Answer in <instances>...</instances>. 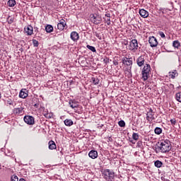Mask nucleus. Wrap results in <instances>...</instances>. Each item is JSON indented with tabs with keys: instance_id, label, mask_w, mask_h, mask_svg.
I'll list each match as a JSON object with an SVG mask.
<instances>
[{
	"instance_id": "f257e3e1",
	"label": "nucleus",
	"mask_w": 181,
	"mask_h": 181,
	"mask_svg": "<svg viewBox=\"0 0 181 181\" xmlns=\"http://www.w3.org/2000/svg\"><path fill=\"white\" fill-rule=\"evenodd\" d=\"M160 152L163 153H166L172 149V147H170V141H163L161 142L160 144V146H158Z\"/></svg>"
},
{
	"instance_id": "f03ea898",
	"label": "nucleus",
	"mask_w": 181,
	"mask_h": 181,
	"mask_svg": "<svg viewBox=\"0 0 181 181\" xmlns=\"http://www.w3.org/2000/svg\"><path fill=\"white\" fill-rule=\"evenodd\" d=\"M122 64H124V66H127L129 67V74H130V77H132V74L131 73V69H132V64H133V61H132V57H124L122 58Z\"/></svg>"
},
{
	"instance_id": "7ed1b4c3",
	"label": "nucleus",
	"mask_w": 181,
	"mask_h": 181,
	"mask_svg": "<svg viewBox=\"0 0 181 181\" xmlns=\"http://www.w3.org/2000/svg\"><path fill=\"white\" fill-rule=\"evenodd\" d=\"M149 74H151V65H149V64H146V66H144L142 71V78L144 81H146V80H148Z\"/></svg>"
},
{
	"instance_id": "20e7f679",
	"label": "nucleus",
	"mask_w": 181,
	"mask_h": 181,
	"mask_svg": "<svg viewBox=\"0 0 181 181\" xmlns=\"http://www.w3.org/2000/svg\"><path fill=\"white\" fill-rule=\"evenodd\" d=\"M114 172L111 171L110 169H106L103 172V177L107 181L114 180Z\"/></svg>"
},
{
	"instance_id": "39448f33",
	"label": "nucleus",
	"mask_w": 181,
	"mask_h": 181,
	"mask_svg": "<svg viewBox=\"0 0 181 181\" xmlns=\"http://www.w3.org/2000/svg\"><path fill=\"white\" fill-rule=\"evenodd\" d=\"M90 18L91 22H93L94 25H100V23H101V21H103V19L101 18V16H100L99 15H97L96 13L90 14Z\"/></svg>"
},
{
	"instance_id": "423d86ee",
	"label": "nucleus",
	"mask_w": 181,
	"mask_h": 181,
	"mask_svg": "<svg viewBox=\"0 0 181 181\" xmlns=\"http://www.w3.org/2000/svg\"><path fill=\"white\" fill-rule=\"evenodd\" d=\"M129 50H132L133 52H135V50H138V40H132L129 43Z\"/></svg>"
},
{
	"instance_id": "0eeeda50",
	"label": "nucleus",
	"mask_w": 181,
	"mask_h": 181,
	"mask_svg": "<svg viewBox=\"0 0 181 181\" xmlns=\"http://www.w3.org/2000/svg\"><path fill=\"white\" fill-rule=\"evenodd\" d=\"M24 122L28 125H34L35 124V117L33 116L26 115L24 117Z\"/></svg>"
},
{
	"instance_id": "6e6552de",
	"label": "nucleus",
	"mask_w": 181,
	"mask_h": 181,
	"mask_svg": "<svg viewBox=\"0 0 181 181\" xmlns=\"http://www.w3.org/2000/svg\"><path fill=\"white\" fill-rule=\"evenodd\" d=\"M148 43L150 44L151 47H156L158 46V40L153 36L148 38Z\"/></svg>"
},
{
	"instance_id": "1a4fd4ad",
	"label": "nucleus",
	"mask_w": 181,
	"mask_h": 181,
	"mask_svg": "<svg viewBox=\"0 0 181 181\" xmlns=\"http://www.w3.org/2000/svg\"><path fill=\"white\" fill-rule=\"evenodd\" d=\"M69 105L71 108L75 110V112H77V110H76V108H78V102L76 101V100H70L69 102Z\"/></svg>"
},
{
	"instance_id": "9d476101",
	"label": "nucleus",
	"mask_w": 181,
	"mask_h": 181,
	"mask_svg": "<svg viewBox=\"0 0 181 181\" xmlns=\"http://www.w3.org/2000/svg\"><path fill=\"white\" fill-rule=\"evenodd\" d=\"M155 113L153 112L152 110L151 109L146 114V119L149 121V122H152L153 119H155Z\"/></svg>"
},
{
	"instance_id": "9b49d317",
	"label": "nucleus",
	"mask_w": 181,
	"mask_h": 181,
	"mask_svg": "<svg viewBox=\"0 0 181 181\" xmlns=\"http://www.w3.org/2000/svg\"><path fill=\"white\" fill-rule=\"evenodd\" d=\"M136 64L139 67H142L144 64H145V58L144 56H140L137 59H136Z\"/></svg>"
},
{
	"instance_id": "f8f14e48",
	"label": "nucleus",
	"mask_w": 181,
	"mask_h": 181,
	"mask_svg": "<svg viewBox=\"0 0 181 181\" xmlns=\"http://www.w3.org/2000/svg\"><path fill=\"white\" fill-rule=\"evenodd\" d=\"M89 158H91V159H97L98 158V152L95 150H92L88 153Z\"/></svg>"
},
{
	"instance_id": "ddd939ff",
	"label": "nucleus",
	"mask_w": 181,
	"mask_h": 181,
	"mask_svg": "<svg viewBox=\"0 0 181 181\" xmlns=\"http://www.w3.org/2000/svg\"><path fill=\"white\" fill-rule=\"evenodd\" d=\"M57 28L59 30H64V28H66V21L62 19L59 23L57 24Z\"/></svg>"
},
{
	"instance_id": "4468645a",
	"label": "nucleus",
	"mask_w": 181,
	"mask_h": 181,
	"mask_svg": "<svg viewBox=\"0 0 181 181\" xmlns=\"http://www.w3.org/2000/svg\"><path fill=\"white\" fill-rule=\"evenodd\" d=\"M13 112L15 115H23V107H21L15 108L13 109Z\"/></svg>"
},
{
	"instance_id": "2eb2a0df",
	"label": "nucleus",
	"mask_w": 181,
	"mask_h": 181,
	"mask_svg": "<svg viewBox=\"0 0 181 181\" xmlns=\"http://www.w3.org/2000/svg\"><path fill=\"white\" fill-rule=\"evenodd\" d=\"M24 30L28 36L33 35V27H32V25H28L27 28H25Z\"/></svg>"
},
{
	"instance_id": "dca6fc26",
	"label": "nucleus",
	"mask_w": 181,
	"mask_h": 181,
	"mask_svg": "<svg viewBox=\"0 0 181 181\" xmlns=\"http://www.w3.org/2000/svg\"><path fill=\"white\" fill-rule=\"evenodd\" d=\"M79 37H80L78 35V33H77V32L74 31V32L71 33V39L74 42H77V40H78Z\"/></svg>"
},
{
	"instance_id": "f3484780",
	"label": "nucleus",
	"mask_w": 181,
	"mask_h": 181,
	"mask_svg": "<svg viewBox=\"0 0 181 181\" xmlns=\"http://www.w3.org/2000/svg\"><path fill=\"white\" fill-rule=\"evenodd\" d=\"M28 90L21 89L19 93L20 98H26V97H28Z\"/></svg>"
},
{
	"instance_id": "a211bd4d",
	"label": "nucleus",
	"mask_w": 181,
	"mask_h": 181,
	"mask_svg": "<svg viewBox=\"0 0 181 181\" xmlns=\"http://www.w3.org/2000/svg\"><path fill=\"white\" fill-rule=\"evenodd\" d=\"M139 15L141 18H148V16H149V13L145 9H141L139 11Z\"/></svg>"
},
{
	"instance_id": "6ab92c4d",
	"label": "nucleus",
	"mask_w": 181,
	"mask_h": 181,
	"mask_svg": "<svg viewBox=\"0 0 181 181\" xmlns=\"http://www.w3.org/2000/svg\"><path fill=\"white\" fill-rule=\"evenodd\" d=\"M169 76L170 78L175 79L176 78V77H177V76H179V74L177 73V71L174 70L173 71L169 72Z\"/></svg>"
},
{
	"instance_id": "aec40b11",
	"label": "nucleus",
	"mask_w": 181,
	"mask_h": 181,
	"mask_svg": "<svg viewBox=\"0 0 181 181\" xmlns=\"http://www.w3.org/2000/svg\"><path fill=\"white\" fill-rule=\"evenodd\" d=\"M48 145L49 149H50L51 151H53V149H56V143H54V141H49Z\"/></svg>"
},
{
	"instance_id": "412c9836",
	"label": "nucleus",
	"mask_w": 181,
	"mask_h": 181,
	"mask_svg": "<svg viewBox=\"0 0 181 181\" xmlns=\"http://www.w3.org/2000/svg\"><path fill=\"white\" fill-rule=\"evenodd\" d=\"M64 122L66 127H71V125L74 124L73 120L71 119H66L64 121Z\"/></svg>"
},
{
	"instance_id": "4be33fe9",
	"label": "nucleus",
	"mask_w": 181,
	"mask_h": 181,
	"mask_svg": "<svg viewBox=\"0 0 181 181\" xmlns=\"http://www.w3.org/2000/svg\"><path fill=\"white\" fill-rule=\"evenodd\" d=\"M7 5L10 6V8H13L15 5H16V1L15 0H8L7 2Z\"/></svg>"
},
{
	"instance_id": "5701e85b",
	"label": "nucleus",
	"mask_w": 181,
	"mask_h": 181,
	"mask_svg": "<svg viewBox=\"0 0 181 181\" xmlns=\"http://www.w3.org/2000/svg\"><path fill=\"white\" fill-rule=\"evenodd\" d=\"M45 30L47 33H52L53 32V26L52 25H47L45 27Z\"/></svg>"
},
{
	"instance_id": "b1692460",
	"label": "nucleus",
	"mask_w": 181,
	"mask_h": 181,
	"mask_svg": "<svg viewBox=\"0 0 181 181\" xmlns=\"http://www.w3.org/2000/svg\"><path fill=\"white\" fill-rule=\"evenodd\" d=\"M173 47H175V49H179V47H180V42H179V40L173 41Z\"/></svg>"
},
{
	"instance_id": "393cba45",
	"label": "nucleus",
	"mask_w": 181,
	"mask_h": 181,
	"mask_svg": "<svg viewBox=\"0 0 181 181\" xmlns=\"http://www.w3.org/2000/svg\"><path fill=\"white\" fill-rule=\"evenodd\" d=\"M91 81L93 84H94V86H97V84L100 83V79H98V78L93 77L91 78Z\"/></svg>"
},
{
	"instance_id": "a878e982",
	"label": "nucleus",
	"mask_w": 181,
	"mask_h": 181,
	"mask_svg": "<svg viewBox=\"0 0 181 181\" xmlns=\"http://www.w3.org/2000/svg\"><path fill=\"white\" fill-rule=\"evenodd\" d=\"M154 165L156 168H162V165H163V163H162V161L158 160L154 163Z\"/></svg>"
},
{
	"instance_id": "bb28decb",
	"label": "nucleus",
	"mask_w": 181,
	"mask_h": 181,
	"mask_svg": "<svg viewBox=\"0 0 181 181\" xmlns=\"http://www.w3.org/2000/svg\"><path fill=\"white\" fill-rule=\"evenodd\" d=\"M86 47H87V49L90 50V52H93V53H95V52H97V50L95 49V47H93L90 45H86Z\"/></svg>"
},
{
	"instance_id": "cd10ccee",
	"label": "nucleus",
	"mask_w": 181,
	"mask_h": 181,
	"mask_svg": "<svg viewBox=\"0 0 181 181\" xmlns=\"http://www.w3.org/2000/svg\"><path fill=\"white\" fill-rule=\"evenodd\" d=\"M154 132L156 134V135H160V134H162V129L160 127H156Z\"/></svg>"
},
{
	"instance_id": "c85d7f7f",
	"label": "nucleus",
	"mask_w": 181,
	"mask_h": 181,
	"mask_svg": "<svg viewBox=\"0 0 181 181\" xmlns=\"http://www.w3.org/2000/svg\"><path fill=\"white\" fill-rule=\"evenodd\" d=\"M175 99L177 100V101H178V103H181V92L176 93Z\"/></svg>"
},
{
	"instance_id": "c756f323",
	"label": "nucleus",
	"mask_w": 181,
	"mask_h": 181,
	"mask_svg": "<svg viewBox=\"0 0 181 181\" xmlns=\"http://www.w3.org/2000/svg\"><path fill=\"white\" fill-rule=\"evenodd\" d=\"M104 21H106L107 25H111V18H108V17H103Z\"/></svg>"
},
{
	"instance_id": "7c9ffc66",
	"label": "nucleus",
	"mask_w": 181,
	"mask_h": 181,
	"mask_svg": "<svg viewBox=\"0 0 181 181\" xmlns=\"http://www.w3.org/2000/svg\"><path fill=\"white\" fill-rule=\"evenodd\" d=\"M132 139H134V141H138V139H139V135L136 133H133Z\"/></svg>"
},
{
	"instance_id": "2f4dec72",
	"label": "nucleus",
	"mask_w": 181,
	"mask_h": 181,
	"mask_svg": "<svg viewBox=\"0 0 181 181\" xmlns=\"http://www.w3.org/2000/svg\"><path fill=\"white\" fill-rule=\"evenodd\" d=\"M34 47H39V41L36 40H32Z\"/></svg>"
},
{
	"instance_id": "473e14b6",
	"label": "nucleus",
	"mask_w": 181,
	"mask_h": 181,
	"mask_svg": "<svg viewBox=\"0 0 181 181\" xmlns=\"http://www.w3.org/2000/svg\"><path fill=\"white\" fill-rule=\"evenodd\" d=\"M118 124L121 128H124V127H125V122L124 120H120L119 121Z\"/></svg>"
},
{
	"instance_id": "72a5a7b5",
	"label": "nucleus",
	"mask_w": 181,
	"mask_h": 181,
	"mask_svg": "<svg viewBox=\"0 0 181 181\" xmlns=\"http://www.w3.org/2000/svg\"><path fill=\"white\" fill-rule=\"evenodd\" d=\"M11 181H19V178L15 175H13L11 177Z\"/></svg>"
},
{
	"instance_id": "f704fd0d",
	"label": "nucleus",
	"mask_w": 181,
	"mask_h": 181,
	"mask_svg": "<svg viewBox=\"0 0 181 181\" xmlns=\"http://www.w3.org/2000/svg\"><path fill=\"white\" fill-rule=\"evenodd\" d=\"M170 122H171V125H173V127H175V125H176V124H177L176 119H175V118L171 119L170 120Z\"/></svg>"
},
{
	"instance_id": "c9c22d12",
	"label": "nucleus",
	"mask_w": 181,
	"mask_h": 181,
	"mask_svg": "<svg viewBox=\"0 0 181 181\" xmlns=\"http://www.w3.org/2000/svg\"><path fill=\"white\" fill-rule=\"evenodd\" d=\"M45 117L46 118H47L48 119H50V118H52L53 117V114H52V113L51 114L47 113V114L45 115Z\"/></svg>"
},
{
	"instance_id": "e433bc0d",
	"label": "nucleus",
	"mask_w": 181,
	"mask_h": 181,
	"mask_svg": "<svg viewBox=\"0 0 181 181\" xmlns=\"http://www.w3.org/2000/svg\"><path fill=\"white\" fill-rule=\"evenodd\" d=\"M7 104H8L9 105H13V100H12L11 99H8Z\"/></svg>"
},
{
	"instance_id": "4c0bfd02",
	"label": "nucleus",
	"mask_w": 181,
	"mask_h": 181,
	"mask_svg": "<svg viewBox=\"0 0 181 181\" xmlns=\"http://www.w3.org/2000/svg\"><path fill=\"white\" fill-rule=\"evenodd\" d=\"M103 62L105 63V64H107V63H110V59L105 58L103 59Z\"/></svg>"
},
{
	"instance_id": "58836bf2",
	"label": "nucleus",
	"mask_w": 181,
	"mask_h": 181,
	"mask_svg": "<svg viewBox=\"0 0 181 181\" xmlns=\"http://www.w3.org/2000/svg\"><path fill=\"white\" fill-rule=\"evenodd\" d=\"M159 35H160V37H162V38H163V37H165V33H163V32H162V31H160V32L159 33Z\"/></svg>"
},
{
	"instance_id": "ea45409f",
	"label": "nucleus",
	"mask_w": 181,
	"mask_h": 181,
	"mask_svg": "<svg viewBox=\"0 0 181 181\" xmlns=\"http://www.w3.org/2000/svg\"><path fill=\"white\" fill-rule=\"evenodd\" d=\"M95 36H96V37H98V39H101V37L100 36V33L97 32L95 33Z\"/></svg>"
},
{
	"instance_id": "a19ab883",
	"label": "nucleus",
	"mask_w": 181,
	"mask_h": 181,
	"mask_svg": "<svg viewBox=\"0 0 181 181\" xmlns=\"http://www.w3.org/2000/svg\"><path fill=\"white\" fill-rule=\"evenodd\" d=\"M113 64H114L115 66H118L119 63H118V62H117V60H114V61H113Z\"/></svg>"
},
{
	"instance_id": "79ce46f5",
	"label": "nucleus",
	"mask_w": 181,
	"mask_h": 181,
	"mask_svg": "<svg viewBox=\"0 0 181 181\" xmlns=\"http://www.w3.org/2000/svg\"><path fill=\"white\" fill-rule=\"evenodd\" d=\"M105 18H111V14L110 13H106L105 15Z\"/></svg>"
},
{
	"instance_id": "37998d69",
	"label": "nucleus",
	"mask_w": 181,
	"mask_h": 181,
	"mask_svg": "<svg viewBox=\"0 0 181 181\" xmlns=\"http://www.w3.org/2000/svg\"><path fill=\"white\" fill-rule=\"evenodd\" d=\"M13 23V18H11L8 21V23Z\"/></svg>"
},
{
	"instance_id": "c03bdc74",
	"label": "nucleus",
	"mask_w": 181,
	"mask_h": 181,
	"mask_svg": "<svg viewBox=\"0 0 181 181\" xmlns=\"http://www.w3.org/2000/svg\"><path fill=\"white\" fill-rule=\"evenodd\" d=\"M108 141H110L111 142V141H112V138L109 137Z\"/></svg>"
},
{
	"instance_id": "a18cd8bd",
	"label": "nucleus",
	"mask_w": 181,
	"mask_h": 181,
	"mask_svg": "<svg viewBox=\"0 0 181 181\" xmlns=\"http://www.w3.org/2000/svg\"><path fill=\"white\" fill-rule=\"evenodd\" d=\"M130 142H132V144H134V141H130Z\"/></svg>"
},
{
	"instance_id": "49530a36",
	"label": "nucleus",
	"mask_w": 181,
	"mask_h": 181,
	"mask_svg": "<svg viewBox=\"0 0 181 181\" xmlns=\"http://www.w3.org/2000/svg\"><path fill=\"white\" fill-rule=\"evenodd\" d=\"M170 86H172V87H173V85L171 84Z\"/></svg>"
},
{
	"instance_id": "de8ad7c7",
	"label": "nucleus",
	"mask_w": 181,
	"mask_h": 181,
	"mask_svg": "<svg viewBox=\"0 0 181 181\" xmlns=\"http://www.w3.org/2000/svg\"><path fill=\"white\" fill-rule=\"evenodd\" d=\"M1 93H0V98H1Z\"/></svg>"
}]
</instances>
